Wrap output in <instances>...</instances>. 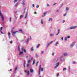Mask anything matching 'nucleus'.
Instances as JSON below:
<instances>
[{"label": "nucleus", "mask_w": 77, "mask_h": 77, "mask_svg": "<svg viewBox=\"0 0 77 77\" xmlns=\"http://www.w3.org/2000/svg\"><path fill=\"white\" fill-rule=\"evenodd\" d=\"M0 15H1V18L2 19V20L3 21L4 20V17H3V14H2V12L0 10Z\"/></svg>", "instance_id": "f257e3e1"}, {"label": "nucleus", "mask_w": 77, "mask_h": 77, "mask_svg": "<svg viewBox=\"0 0 77 77\" xmlns=\"http://www.w3.org/2000/svg\"><path fill=\"white\" fill-rule=\"evenodd\" d=\"M76 27H77V26H71L69 27V29L70 30H71V29H75Z\"/></svg>", "instance_id": "f03ea898"}, {"label": "nucleus", "mask_w": 77, "mask_h": 77, "mask_svg": "<svg viewBox=\"0 0 77 77\" xmlns=\"http://www.w3.org/2000/svg\"><path fill=\"white\" fill-rule=\"evenodd\" d=\"M60 61H61V62H63L64 61V59H63V56H61L60 58Z\"/></svg>", "instance_id": "7ed1b4c3"}, {"label": "nucleus", "mask_w": 77, "mask_h": 77, "mask_svg": "<svg viewBox=\"0 0 77 77\" xmlns=\"http://www.w3.org/2000/svg\"><path fill=\"white\" fill-rule=\"evenodd\" d=\"M59 63L57 62V63H56V66L54 67V69H56V68H57L59 66Z\"/></svg>", "instance_id": "20e7f679"}, {"label": "nucleus", "mask_w": 77, "mask_h": 77, "mask_svg": "<svg viewBox=\"0 0 77 77\" xmlns=\"http://www.w3.org/2000/svg\"><path fill=\"white\" fill-rule=\"evenodd\" d=\"M75 42H72V43L70 45V48H72V47L74 46V45L75 44Z\"/></svg>", "instance_id": "39448f33"}, {"label": "nucleus", "mask_w": 77, "mask_h": 77, "mask_svg": "<svg viewBox=\"0 0 77 77\" xmlns=\"http://www.w3.org/2000/svg\"><path fill=\"white\" fill-rule=\"evenodd\" d=\"M53 41H51L50 42L48 43L46 46V47H48V46H49V45H50V44H51V43H53Z\"/></svg>", "instance_id": "423d86ee"}, {"label": "nucleus", "mask_w": 77, "mask_h": 77, "mask_svg": "<svg viewBox=\"0 0 77 77\" xmlns=\"http://www.w3.org/2000/svg\"><path fill=\"white\" fill-rule=\"evenodd\" d=\"M29 38H28L26 40V44H28V43L29 42Z\"/></svg>", "instance_id": "0eeeda50"}, {"label": "nucleus", "mask_w": 77, "mask_h": 77, "mask_svg": "<svg viewBox=\"0 0 77 77\" xmlns=\"http://www.w3.org/2000/svg\"><path fill=\"white\" fill-rule=\"evenodd\" d=\"M17 69H18V67H16L15 68V70L14 72V74H16V71H17Z\"/></svg>", "instance_id": "6e6552de"}, {"label": "nucleus", "mask_w": 77, "mask_h": 77, "mask_svg": "<svg viewBox=\"0 0 77 77\" xmlns=\"http://www.w3.org/2000/svg\"><path fill=\"white\" fill-rule=\"evenodd\" d=\"M1 33H2V34H4V33L2 32V30H3V27H1Z\"/></svg>", "instance_id": "1a4fd4ad"}, {"label": "nucleus", "mask_w": 77, "mask_h": 77, "mask_svg": "<svg viewBox=\"0 0 77 77\" xmlns=\"http://www.w3.org/2000/svg\"><path fill=\"white\" fill-rule=\"evenodd\" d=\"M28 15V13L27 12L24 18H27V15Z\"/></svg>", "instance_id": "9d476101"}, {"label": "nucleus", "mask_w": 77, "mask_h": 77, "mask_svg": "<svg viewBox=\"0 0 77 77\" xmlns=\"http://www.w3.org/2000/svg\"><path fill=\"white\" fill-rule=\"evenodd\" d=\"M63 55L64 56H68V54L66 53H64V54Z\"/></svg>", "instance_id": "9b49d317"}, {"label": "nucleus", "mask_w": 77, "mask_h": 77, "mask_svg": "<svg viewBox=\"0 0 77 77\" xmlns=\"http://www.w3.org/2000/svg\"><path fill=\"white\" fill-rule=\"evenodd\" d=\"M41 23L42 24H43V19H42L41 20Z\"/></svg>", "instance_id": "f8f14e48"}, {"label": "nucleus", "mask_w": 77, "mask_h": 77, "mask_svg": "<svg viewBox=\"0 0 77 77\" xmlns=\"http://www.w3.org/2000/svg\"><path fill=\"white\" fill-rule=\"evenodd\" d=\"M23 53L24 52L23 51L20 52V53L19 54V55H21L22 54H23Z\"/></svg>", "instance_id": "ddd939ff"}, {"label": "nucleus", "mask_w": 77, "mask_h": 77, "mask_svg": "<svg viewBox=\"0 0 77 77\" xmlns=\"http://www.w3.org/2000/svg\"><path fill=\"white\" fill-rule=\"evenodd\" d=\"M47 14V13L45 12L44 13V14L42 15V17H45V14Z\"/></svg>", "instance_id": "4468645a"}, {"label": "nucleus", "mask_w": 77, "mask_h": 77, "mask_svg": "<svg viewBox=\"0 0 77 77\" xmlns=\"http://www.w3.org/2000/svg\"><path fill=\"white\" fill-rule=\"evenodd\" d=\"M58 33L57 34H56V35H59V33H60V29H58Z\"/></svg>", "instance_id": "2eb2a0df"}, {"label": "nucleus", "mask_w": 77, "mask_h": 77, "mask_svg": "<svg viewBox=\"0 0 77 77\" xmlns=\"http://www.w3.org/2000/svg\"><path fill=\"white\" fill-rule=\"evenodd\" d=\"M31 51H33L34 50V49H33V47H32L31 48Z\"/></svg>", "instance_id": "dca6fc26"}, {"label": "nucleus", "mask_w": 77, "mask_h": 77, "mask_svg": "<svg viewBox=\"0 0 77 77\" xmlns=\"http://www.w3.org/2000/svg\"><path fill=\"white\" fill-rule=\"evenodd\" d=\"M24 17V15H22L20 16V19H21V18H22L23 17Z\"/></svg>", "instance_id": "f3484780"}, {"label": "nucleus", "mask_w": 77, "mask_h": 77, "mask_svg": "<svg viewBox=\"0 0 77 77\" xmlns=\"http://www.w3.org/2000/svg\"><path fill=\"white\" fill-rule=\"evenodd\" d=\"M30 71L31 72H33V70L32 69H30Z\"/></svg>", "instance_id": "a211bd4d"}, {"label": "nucleus", "mask_w": 77, "mask_h": 77, "mask_svg": "<svg viewBox=\"0 0 77 77\" xmlns=\"http://www.w3.org/2000/svg\"><path fill=\"white\" fill-rule=\"evenodd\" d=\"M72 64H75V62L73 61L71 63Z\"/></svg>", "instance_id": "6ab92c4d"}, {"label": "nucleus", "mask_w": 77, "mask_h": 77, "mask_svg": "<svg viewBox=\"0 0 77 77\" xmlns=\"http://www.w3.org/2000/svg\"><path fill=\"white\" fill-rule=\"evenodd\" d=\"M54 34H51L50 35V36H54Z\"/></svg>", "instance_id": "aec40b11"}, {"label": "nucleus", "mask_w": 77, "mask_h": 77, "mask_svg": "<svg viewBox=\"0 0 77 77\" xmlns=\"http://www.w3.org/2000/svg\"><path fill=\"white\" fill-rule=\"evenodd\" d=\"M39 70H41V65L39 66Z\"/></svg>", "instance_id": "412c9836"}, {"label": "nucleus", "mask_w": 77, "mask_h": 77, "mask_svg": "<svg viewBox=\"0 0 77 77\" xmlns=\"http://www.w3.org/2000/svg\"><path fill=\"white\" fill-rule=\"evenodd\" d=\"M59 44V42H57L55 43V46H57V44Z\"/></svg>", "instance_id": "4be33fe9"}, {"label": "nucleus", "mask_w": 77, "mask_h": 77, "mask_svg": "<svg viewBox=\"0 0 77 77\" xmlns=\"http://www.w3.org/2000/svg\"><path fill=\"white\" fill-rule=\"evenodd\" d=\"M12 18L11 17H10L9 19V21L10 22H11V19Z\"/></svg>", "instance_id": "5701e85b"}, {"label": "nucleus", "mask_w": 77, "mask_h": 77, "mask_svg": "<svg viewBox=\"0 0 77 77\" xmlns=\"http://www.w3.org/2000/svg\"><path fill=\"white\" fill-rule=\"evenodd\" d=\"M40 45H39V44H38L37 45L36 48H39V46Z\"/></svg>", "instance_id": "b1692460"}, {"label": "nucleus", "mask_w": 77, "mask_h": 77, "mask_svg": "<svg viewBox=\"0 0 77 77\" xmlns=\"http://www.w3.org/2000/svg\"><path fill=\"white\" fill-rule=\"evenodd\" d=\"M48 21H52V18H49L48 20Z\"/></svg>", "instance_id": "393cba45"}, {"label": "nucleus", "mask_w": 77, "mask_h": 77, "mask_svg": "<svg viewBox=\"0 0 77 77\" xmlns=\"http://www.w3.org/2000/svg\"><path fill=\"white\" fill-rule=\"evenodd\" d=\"M66 11H68V7H66Z\"/></svg>", "instance_id": "a878e982"}, {"label": "nucleus", "mask_w": 77, "mask_h": 77, "mask_svg": "<svg viewBox=\"0 0 77 77\" xmlns=\"http://www.w3.org/2000/svg\"><path fill=\"white\" fill-rule=\"evenodd\" d=\"M18 48L19 51H20V46H18Z\"/></svg>", "instance_id": "bb28decb"}, {"label": "nucleus", "mask_w": 77, "mask_h": 77, "mask_svg": "<svg viewBox=\"0 0 77 77\" xmlns=\"http://www.w3.org/2000/svg\"><path fill=\"white\" fill-rule=\"evenodd\" d=\"M17 1H18V0H14V3H15V2H17Z\"/></svg>", "instance_id": "cd10ccee"}, {"label": "nucleus", "mask_w": 77, "mask_h": 77, "mask_svg": "<svg viewBox=\"0 0 77 77\" xmlns=\"http://www.w3.org/2000/svg\"><path fill=\"white\" fill-rule=\"evenodd\" d=\"M29 74H30V72H29V71L28 72H27V74L28 75H29Z\"/></svg>", "instance_id": "c85d7f7f"}, {"label": "nucleus", "mask_w": 77, "mask_h": 77, "mask_svg": "<svg viewBox=\"0 0 77 77\" xmlns=\"http://www.w3.org/2000/svg\"><path fill=\"white\" fill-rule=\"evenodd\" d=\"M19 32H23V30H22V29H20L19 30Z\"/></svg>", "instance_id": "c756f323"}, {"label": "nucleus", "mask_w": 77, "mask_h": 77, "mask_svg": "<svg viewBox=\"0 0 77 77\" xmlns=\"http://www.w3.org/2000/svg\"><path fill=\"white\" fill-rule=\"evenodd\" d=\"M17 12H18V11H15L14 12L15 15V14H17Z\"/></svg>", "instance_id": "7c9ffc66"}, {"label": "nucleus", "mask_w": 77, "mask_h": 77, "mask_svg": "<svg viewBox=\"0 0 77 77\" xmlns=\"http://www.w3.org/2000/svg\"><path fill=\"white\" fill-rule=\"evenodd\" d=\"M22 5H25V3H24V1H23V2L22 3Z\"/></svg>", "instance_id": "2f4dec72"}, {"label": "nucleus", "mask_w": 77, "mask_h": 77, "mask_svg": "<svg viewBox=\"0 0 77 77\" xmlns=\"http://www.w3.org/2000/svg\"><path fill=\"white\" fill-rule=\"evenodd\" d=\"M26 66L27 67H28V66H29V64L28 63L26 65Z\"/></svg>", "instance_id": "473e14b6"}, {"label": "nucleus", "mask_w": 77, "mask_h": 77, "mask_svg": "<svg viewBox=\"0 0 77 77\" xmlns=\"http://www.w3.org/2000/svg\"><path fill=\"white\" fill-rule=\"evenodd\" d=\"M65 40L66 41H67V38H66V37L65 38Z\"/></svg>", "instance_id": "72a5a7b5"}, {"label": "nucleus", "mask_w": 77, "mask_h": 77, "mask_svg": "<svg viewBox=\"0 0 77 77\" xmlns=\"http://www.w3.org/2000/svg\"><path fill=\"white\" fill-rule=\"evenodd\" d=\"M67 38H70V36L68 35L67 37H66Z\"/></svg>", "instance_id": "f704fd0d"}, {"label": "nucleus", "mask_w": 77, "mask_h": 77, "mask_svg": "<svg viewBox=\"0 0 77 77\" xmlns=\"http://www.w3.org/2000/svg\"><path fill=\"white\" fill-rule=\"evenodd\" d=\"M66 68H64L63 69V71H65L66 70Z\"/></svg>", "instance_id": "c9c22d12"}, {"label": "nucleus", "mask_w": 77, "mask_h": 77, "mask_svg": "<svg viewBox=\"0 0 77 77\" xmlns=\"http://www.w3.org/2000/svg\"><path fill=\"white\" fill-rule=\"evenodd\" d=\"M24 52H25V53H26V49H24Z\"/></svg>", "instance_id": "e433bc0d"}, {"label": "nucleus", "mask_w": 77, "mask_h": 77, "mask_svg": "<svg viewBox=\"0 0 77 77\" xmlns=\"http://www.w3.org/2000/svg\"><path fill=\"white\" fill-rule=\"evenodd\" d=\"M18 5V4L17 3L15 4V5H14L15 7H16V6H17Z\"/></svg>", "instance_id": "4c0bfd02"}, {"label": "nucleus", "mask_w": 77, "mask_h": 77, "mask_svg": "<svg viewBox=\"0 0 77 77\" xmlns=\"http://www.w3.org/2000/svg\"><path fill=\"white\" fill-rule=\"evenodd\" d=\"M15 19H17V17L16 16H15Z\"/></svg>", "instance_id": "58836bf2"}, {"label": "nucleus", "mask_w": 77, "mask_h": 77, "mask_svg": "<svg viewBox=\"0 0 77 77\" xmlns=\"http://www.w3.org/2000/svg\"><path fill=\"white\" fill-rule=\"evenodd\" d=\"M38 55H37V54H36L35 57H38Z\"/></svg>", "instance_id": "ea45409f"}, {"label": "nucleus", "mask_w": 77, "mask_h": 77, "mask_svg": "<svg viewBox=\"0 0 77 77\" xmlns=\"http://www.w3.org/2000/svg\"><path fill=\"white\" fill-rule=\"evenodd\" d=\"M59 73L57 74V77H58V76H59Z\"/></svg>", "instance_id": "a19ab883"}, {"label": "nucleus", "mask_w": 77, "mask_h": 77, "mask_svg": "<svg viewBox=\"0 0 77 77\" xmlns=\"http://www.w3.org/2000/svg\"><path fill=\"white\" fill-rule=\"evenodd\" d=\"M38 61H37V63H36V66H37L38 65Z\"/></svg>", "instance_id": "79ce46f5"}, {"label": "nucleus", "mask_w": 77, "mask_h": 77, "mask_svg": "<svg viewBox=\"0 0 77 77\" xmlns=\"http://www.w3.org/2000/svg\"><path fill=\"white\" fill-rule=\"evenodd\" d=\"M36 8H39V5H37L36 6Z\"/></svg>", "instance_id": "37998d69"}, {"label": "nucleus", "mask_w": 77, "mask_h": 77, "mask_svg": "<svg viewBox=\"0 0 77 77\" xmlns=\"http://www.w3.org/2000/svg\"><path fill=\"white\" fill-rule=\"evenodd\" d=\"M40 73H41V70H39V73L38 74L39 75L40 74Z\"/></svg>", "instance_id": "c03bdc74"}, {"label": "nucleus", "mask_w": 77, "mask_h": 77, "mask_svg": "<svg viewBox=\"0 0 77 77\" xmlns=\"http://www.w3.org/2000/svg\"><path fill=\"white\" fill-rule=\"evenodd\" d=\"M17 33V32H16V31L15 32H13V34H15V33Z\"/></svg>", "instance_id": "a18cd8bd"}, {"label": "nucleus", "mask_w": 77, "mask_h": 77, "mask_svg": "<svg viewBox=\"0 0 77 77\" xmlns=\"http://www.w3.org/2000/svg\"><path fill=\"white\" fill-rule=\"evenodd\" d=\"M56 4H57V3H55L53 4V5L54 6V5H56Z\"/></svg>", "instance_id": "49530a36"}, {"label": "nucleus", "mask_w": 77, "mask_h": 77, "mask_svg": "<svg viewBox=\"0 0 77 77\" xmlns=\"http://www.w3.org/2000/svg\"><path fill=\"white\" fill-rule=\"evenodd\" d=\"M10 44H12V41H11L10 42Z\"/></svg>", "instance_id": "de8ad7c7"}, {"label": "nucleus", "mask_w": 77, "mask_h": 77, "mask_svg": "<svg viewBox=\"0 0 77 77\" xmlns=\"http://www.w3.org/2000/svg\"><path fill=\"white\" fill-rule=\"evenodd\" d=\"M66 14H64L63 17H65V16H66Z\"/></svg>", "instance_id": "09e8293b"}, {"label": "nucleus", "mask_w": 77, "mask_h": 77, "mask_svg": "<svg viewBox=\"0 0 77 77\" xmlns=\"http://www.w3.org/2000/svg\"><path fill=\"white\" fill-rule=\"evenodd\" d=\"M25 65V61H24V63H23V65Z\"/></svg>", "instance_id": "8fccbe9b"}, {"label": "nucleus", "mask_w": 77, "mask_h": 77, "mask_svg": "<svg viewBox=\"0 0 77 77\" xmlns=\"http://www.w3.org/2000/svg\"><path fill=\"white\" fill-rule=\"evenodd\" d=\"M11 35V33L9 32L8 36H10Z\"/></svg>", "instance_id": "3c124183"}, {"label": "nucleus", "mask_w": 77, "mask_h": 77, "mask_svg": "<svg viewBox=\"0 0 77 77\" xmlns=\"http://www.w3.org/2000/svg\"><path fill=\"white\" fill-rule=\"evenodd\" d=\"M63 37H61V40L62 41H63Z\"/></svg>", "instance_id": "603ef678"}, {"label": "nucleus", "mask_w": 77, "mask_h": 77, "mask_svg": "<svg viewBox=\"0 0 77 77\" xmlns=\"http://www.w3.org/2000/svg\"><path fill=\"white\" fill-rule=\"evenodd\" d=\"M34 14H37V12H36V11H35V12H34Z\"/></svg>", "instance_id": "864d4df0"}, {"label": "nucleus", "mask_w": 77, "mask_h": 77, "mask_svg": "<svg viewBox=\"0 0 77 77\" xmlns=\"http://www.w3.org/2000/svg\"><path fill=\"white\" fill-rule=\"evenodd\" d=\"M42 71H44V69H43V68H42Z\"/></svg>", "instance_id": "5fc2aeb1"}, {"label": "nucleus", "mask_w": 77, "mask_h": 77, "mask_svg": "<svg viewBox=\"0 0 77 77\" xmlns=\"http://www.w3.org/2000/svg\"><path fill=\"white\" fill-rule=\"evenodd\" d=\"M54 54H55L54 53H53V54H52V56H53L54 55Z\"/></svg>", "instance_id": "6e6d98bb"}, {"label": "nucleus", "mask_w": 77, "mask_h": 77, "mask_svg": "<svg viewBox=\"0 0 77 77\" xmlns=\"http://www.w3.org/2000/svg\"><path fill=\"white\" fill-rule=\"evenodd\" d=\"M30 62V60H29L28 61V63H29Z\"/></svg>", "instance_id": "4d7b16f0"}, {"label": "nucleus", "mask_w": 77, "mask_h": 77, "mask_svg": "<svg viewBox=\"0 0 77 77\" xmlns=\"http://www.w3.org/2000/svg\"><path fill=\"white\" fill-rule=\"evenodd\" d=\"M44 51H42V54H44Z\"/></svg>", "instance_id": "13d9d810"}, {"label": "nucleus", "mask_w": 77, "mask_h": 77, "mask_svg": "<svg viewBox=\"0 0 77 77\" xmlns=\"http://www.w3.org/2000/svg\"><path fill=\"white\" fill-rule=\"evenodd\" d=\"M22 50H24V48H22Z\"/></svg>", "instance_id": "bf43d9fd"}, {"label": "nucleus", "mask_w": 77, "mask_h": 77, "mask_svg": "<svg viewBox=\"0 0 77 77\" xmlns=\"http://www.w3.org/2000/svg\"><path fill=\"white\" fill-rule=\"evenodd\" d=\"M11 32H14V30L13 29H11Z\"/></svg>", "instance_id": "052dcab7"}, {"label": "nucleus", "mask_w": 77, "mask_h": 77, "mask_svg": "<svg viewBox=\"0 0 77 77\" xmlns=\"http://www.w3.org/2000/svg\"><path fill=\"white\" fill-rule=\"evenodd\" d=\"M59 10L56 11V12H59Z\"/></svg>", "instance_id": "680f3d73"}, {"label": "nucleus", "mask_w": 77, "mask_h": 77, "mask_svg": "<svg viewBox=\"0 0 77 77\" xmlns=\"http://www.w3.org/2000/svg\"><path fill=\"white\" fill-rule=\"evenodd\" d=\"M32 6L33 7H34L35 6V5H34V4H32Z\"/></svg>", "instance_id": "e2e57ef3"}, {"label": "nucleus", "mask_w": 77, "mask_h": 77, "mask_svg": "<svg viewBox=\"0 0 77 77\" xmlns=\"http://www.w3.org/2000/svg\"><path fill=\"white\" fill-rule=\"evenodd\" d=\"M62 6H63V4H61V6H60V8H61V7H62Z\"/></svg>", "instance_id": "0e129e2a"}, {"label": "nucleus", "mask_w": 77, "mask_h": 77, "mask_svg": "<svg viewBox=\"0 0 77 77\" xmlns=\"http://www.w3.org/2000/svg\"><path fill=\"white\" fill-rule=\"evenodd\" d=\"M12 69H10V71L12 72Z\"/></svg>", "instance_id": "69168bd1"}, {"label": "nucleus", "mask_w": 77, "mask_h": 77, "mask_svg": "<svg viewBox=\"0 0 77 77\" xmlns=\"http://www.w3.org/2000/svg\"><path fill=\"white\" fill-rule=\"evenodd\" d=\"M29 39H32V37H30Z\"/></svg>", "instance_id": "338daca9"}, {"label": "nucleus", "mask_w": 77, "mask_h": 77, "mask_svg": "<svg viewBox=\"0 0 77 77\" xmlns=\"http://www.w3.org/2000/svg\"><path fill=\"white\" fill-rule=\"evenodd\" d=\"M47 7L49 6V5L47 4Z\"/></svg>", "instance_id": "774afa93"}]
</instances>
